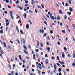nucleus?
Returning <instances> with one entry per match:
<instances>
[{
    "instance_id": "4468645a",
    "label": "nucleus",
    "mask_w": 75,
    "mask_h": 75,
    "mask_svg": "<svg viewBox=\"0 0 75 75\" xmlns=\"http://www.w3.org/2000/svg\"><path fill=\"white\" fill-rule=\"evenodd\" d=\"M20 32L22 34H24V32L21 30H20Z\"/></svg>"
},
{
    "instance_id": "de8ad7c7",
    "label": "nucleus",
    "mask_w": 75,
    "mask_h": 75,
    "mask_svg": "<svg viewBox=\"0 0 75 75\" xmlns=\"http://www.w3.org/2000/svg\"><path fill=\"white\" fill-rule=\"evenodd\" d=\"M64 18L65 19H67V16H64Z\"/></svg>"
},
{
    "instance_id": "1a4fd4ad",
    "label": "nucleus",
    "mask_w": 75,
    "mask_h": 75,
    "mask_svg": "<svg viewBox=\"0 0 75 75\" xmlns=\"http://www.w3.org/2000/svg\"><path fill=\"white\" fill-rule=\"evenodd\" d=\"M23 51L25 54H28V53L27 52V51L25 50H24Z\"/></svg>"
},
{
    "instance_id": "b1692460",
    "label": "nucleus",
    "mask_w": 75,
    "mask_h": 75,
    "mask_svg": "<svg viewBox=\"0 0 75 75\" xmlns=\"http://www.w3.org/2000/svg\"><path fill=\"white\" fill-rule=\"evenodd\" d=\"M11 17V18L12 20H14V16H13V15H11L10 16Z\"/></svg>"
},
{
    "instance_id": "2f4dec72",
    "label": "nucleus",
    "mask_w": 75,
    "mask_h": 75,
    "mask_svg": "<svg viewBox=\"0 0 75 75\" xmlns=\"http://www.w3.org/2000/svg\"><path fill=\"white\" fill-rule=\"evenodd\" d=\"M62 55L63 58H65V55L64 54H62Z\"/></svg>"
},
{
    "instance_id": "052dcab7",
    "label": "nucleus",
    "mask_w": 75,
    "mask_h": 75,
    "mask_svg": "<svg viewBox=\"0 0 75 75\" xmlns=\"http://www.w3.org/2000/svg\"><path fill=\"white\" fill-rule=\"evenodd\" d=\"M35 2L36 3H37V4H38V1H35Z\"/></svg>"
},
{
    "instance_id": "ddd939ff",
    "label": "nucleus",
    "mask_w": 75,
    "mask_h": 75,
    "mask_svg": "<svg viewBox=\"0 0 75 75\" xmlns=\"http://www.w3.org/2000/svg\"><path fill=\"white\" fill-rule=\"evenodd\" d=\"M23 47L24 49H25V50H27V47L25 45L23 46Z\"/></svg>"
},
{
    "instance_id": "a19ab883",
    "label": "nucleus",
    "mask_w": 75,
    "mask_h": 75,
    "mask_svg": "<svg viewBox=\"0 0 75 75\" xmlns=\"http://www.w3.org/2000/svg\"><path fill=\"white\" fill-rule=\"evenodd\" d=\"M47 45H50V43L47 42Z\"/></svg>"
},
{
    "instance_id": "c03bdc74",
    "label": "nucleus",
    "mask_w": 75,
    "mask_h": 75,
    "mask_svg": "<svg viewBox=\"0 0 75 75\" xmlns=\"http://www.w3.org/2000/svg\"><path fill=\"white\" fill-rule=\"evenodd\" d=\"M0 33H1V34H3V30H1L0 31Z\"/></svg>"
},
{
    "instance_id": "dca6fc26",
    "label": "nucleus",
    "mask_w": 75,
    "mask_h": 75,
    "mask_svg": "<svg viewBox=\"0 0 75 75\" xmlns=\"http://www.w3.org/2000/svg\"><path fill=\"white\" fill-rule=\"evenodd\" d=\"M9 24H10V22H8V23H6V27H7L8 25H9Z\"/></svg>"
},
{
    "instance_id": "69168bd1",
    "label": "nucleus",
    "mask_w": 75,
    "mask_h": 75,
    "mask_svg": "<svg viewBox=\"0 0 75 75\" xmlns=\"http://www.w3.org/2000/svg\"><path fill=\"white\" fill-rule=\"evenodd\" d=\"M11 73L12 74V75H14V73L13 72V71H12L11 72Z\"/></svg>"
},
{
    "instance_id": "37998d69",
    "label": "nucleus",
    "mask_w": 75,
    "mask_h": 75,
    "mask_svg": "<svg viewBox=\"0 0 75 75\" xmlns=\"http://www.w3.org/2000/svg\"><path fill=\"white\" fill-rule=\"evenodd\" d=\"M72 26L73 27L74 29H75V25H74V24H72Z\"/></svg>"
},
{
    "instance_id": "603ef678",
    "label": "nucleus",
    "mask_w": 75,
    "mask_h": 75,
    "mask_svg": "<svg viewBox=\"0 0 75 75\" xmlns=\"http://www.w3.org/2000/svg\"><path fill=\"white\" fill-rule=\"evenodd\" d=\"M57 19H58V20H60V17H57Z\"/></svg>"
},
{
    "instance_id": "5fc2aeb1",
    "label": "nucleus",
    "mask_w": 75,
    "mask_h": 75,
    "mask_svg": "<svg viewBox=\"0 0 75 75\" xmlns=\"http://www.w3.org/2000/svg\"><path fill=\"white\" fill-rule=\"evenodd\" d=\"M45 57L46 58H47V57H48V55H47V54H45Z\"/></svg>"
},
{
    "instance_id": "f3484780",
    "label": "nucleus",
    "mask_w": 75,
    "mask_h": 75,
    "mask_svg": "<svg viewBox=\"0 0 75 75\" xmlns=\"http://www.w3.org/2000/svg\"><path fill=\"white\" fill-rule=\"evenodd\" d=\"M61 68H59L58 70L59 72H61Z\"/></svg>"
},
{
    "instance_id": "0e129e2a",
    "label": "nucleus",
    "mask_w": 75,
    "mask_h": 75,
    "mask_svg": "<svg viewBox=\"0 0 75 75\" xmlns=\"http://www.w3.org/2000/svg\"><path fill=\"white\" fill-rule=\"evenodd\" d=\"M70 56H71L70 55V54H68V57H70Z\"/></svg>"
},
{
    "instance_id": "f8f14e48",
    "label": "nucleus",
    "mask_w": 75,
    "mask_h": 75,
    "mask_svg": "<svg viewBox=\"0 0 75 75\" xmlns=\"http://www.w3.org/2000/svg\"><path fill=\"white\" fill-rule=\"evenodd\" d=\"M4 45L5 47V48H7V46H6V44L4 42Z\"/></svg>"
},
{
    "instance_id": "774afa93",
    "label": "nucleus",
    "mask_w": 75,
    "mask_h": 75,
    "mask_svg": "<svg viewBox=\"0 0 75 75\" xmlns=\"http://www.w3.org/2000/svg\"><path fill=\"white\" fill-rule=\"evenodd\" d=\"M22 67H23V68H25V66H24V65L23 64L22 65Z\"/></svg>"
},
{
    "instance_id": "09e8293b",
    "label": "nucleus",
    "mask_w": 75,
    "mask_h": 75,
    "mask_svg": "<svg viewBox=\"0 0 75 75\" xmlns=\"http://www.w3.org/2000/svg\"><path fill=\"white\" fill-rule=\"evenodd\" d=\"M10 42L11 44H13V41H12L11 40L10 41Z\"/></svg>"
},
{
    "instance_id": "c85d7f7f",
    "label": "nucleus",
    "mask_w": 75,
    "mask_h": 75,
    "mask_svg": "<svg viewBox=\"0 0 75 75\" xmlns=\"http://www.w3.org/2000/svg\"><path fill=\"white\" fill-rule=\"evenodd\" d=\"M40 44H41V47H42V48H43V44H42V43H41V42L40 43Z\"/></svg>"
},
{
    "instance_id": "f257e3e1",
    "label": "nucleus",
    "mask_w": 75,
    "mask_h": 75,
    "mask_svg": "<svg viewBox=\"0 0 75 75\" xmlns=\"http://www.w3.org/2000/svg\"><path fill=\"white\" fill-rule=\"evenodd\" d=\"M52 13H50V18L51 20H54V17L53 16H52Z\"/></svg>"
},
{
    "instance_id": "2eb2a0df",
    "label": "nucleus",
    "mask_w": 75,
    "mask_h": 75,
    "mask_svg": "<svg viewBox=\"0 0 75 75\" xmlns=\"http://www.w3.org/2000/svg\"><path fill=\"white\" fill-rule=\"evenodd\" d=\"M69 10H70V11L72 12V11H73V10L72 9V8L71 7H70L69 8Z\"/></svg>"
},
{
    "instance_id": "e433bc0d",
    "label": "nucleus",
    "mask_w": 75,
    "mask_h": 75,
    "mask_svg": "<svg viewBox=\"0 0 75 75\" xmlns=\"http://www.w3.org/2000/svg\"><path fill=\"white\" fill-rule=\"evenodd\" d=\"M57 65H58L59 67H60V64L58 63H57L56 64Z\"/></svg>"
},
{
    "instance_id": "6ab92c4d",
    "label": "nucleus",
    "mask_w": 75,
    "mask_h": 75,
    "mask_svg": "<svg viewBox=\"0 0 75 75\" xmlns=\"http://www.w3.org/2000/svg\"><path fill=\"white\" fill-rule=\"evenodd\" d=\"M10 16H12L13 15V12L12 11L10 12Z\"/></svg>"
},
{
    "instance_id": "f704fd0d",
    "label": "nucleus",
    "mask_w": 75,
    "mask_h": 75,
    "mask_svg": "<svg viewBox=\"0 0 75 75\" xmlns=\"http://www.w3.org/2000/svg\"><path fill=\"white\" fill-rule=\"evenodd\" d=\"M6 3H9V1L8 0H6Z\"/></svg>"
},
{
    "instance_id": "72a5a7b5",
    "label": "nucleus",
    "mask_w": 75,
    "mask_h": 75,
    "mask_svg": "<svg viewBox=\"0 0 75 75\" xmlns=\"http://www.w3.org/2000/svg\"><path fill=\"white\" fill-rule=\"evenodd\" d=\"M50 33L51 34H53V30H51L50 31Z\"/></svg>"
},
{
    "instance_id": "aec40b11",
    "label": "nucleus",
    "mask_w": 75,
    "mask_h": 75,
    "mask_svg": "<svg viewBox=\"0 0 75 75\" xmlns=\"http://www.w3.org/2000/svg\"><path fill=\"white\" fill-rule=\"evenodd\" d=\"M71 12H67V14L69 15V16H70L71 15Z\"/></svg>"
},
{
    "instance_id": "e2e57ef3",
    "label": "nucleus",
    "mask_w": 75,
    "mask_h": 75,
    "mask_svg": "<svg viewBox=\"0 0 75 75\" xmlns=\"http://www.w3.org/2000/svg\"><path fill=\"white\" fill-rule=\"evenodd\" d=\"M33 58H35V54H33Z\"/></svg>"
},
{
    "instance_id": "4c0bfd02",
    "label": "nucleus",
    "mask_w": 75,
    "mask_h": 75,
    "mask_svg": "<svg viewBox=\"0 0 75 75\" xmlns=\"http://www.w3.org/2000/svg\"><path fill=\"white\" fill-rule=\"evenodd\" d=\"M41 6H42V8H43V9H44V5H41Z\"/></svg>"
},
{
    "instance_id": "20e7f679",
    "label": "nucleus",
    "mask_w": 75,
    "mask_h": 75,
    "mask_svg": "<svg viewBox=\"0 0 75 75\" xmlns=\"http://www.w3.org/2000/svg\"><path fill=\"white\" fill-rule=\"evenodd\" d=\"M26 27L27 29L28 30V29H29V28L30 27L29 25H28V24H27V25H26Z\"/></svg>"
},
{
    "instance_id": "a878e982",
    "label": "nucleus",
    "mask_w": 75,
    "mask_h": 75,
    "mask_svg": "<svg viewBox=\"0 0 75 75\" xmlns=\"http://www.w3.org/2000/svg\"><path fill=\"white\" fill-rule=\"evenodd\" d=\"M47 35V33H45L44 35H43V36L45 37Z\"/></svg>"
},
{
    "instance_id": "412c9836",
    "label": "nucleus",
    "mask_w": 75,
    "mask_h": 75,
    "mask_svg": "<svg viewBox=\"0 0 75 75\" xmlns=\"http://www.w3.org/2000/svg\"><path fill=\"white\" fill-rule=\"evenodd\" d=\"M73 54H74L73 58H75V52H74V51L73 52Z\"/></svg>"
},
{
    "instance_id": "13d9d810",
    "label": "nucleus",
    "mask_w": 75,
    "mask_h": 75,
    "mask_svg": "<svg viewBox=\"0 0 75 75\" xmlns=\"http://www.w3.org/2000/svg\"><path fill=\"white\" fill-rule=\"evenodd\" d=\"M15 75H18V73L16 72L15 74Z\"/></svg>"
},
{
    "instance_id": "8fccbe9b",
    "label": "nucleus",
    "mask_w": 75,
    "mask_h": 75,
    "mask_svg": "<svg viewBox=\"0 0 75 75\" xmlns=\"http://www.w3.org/2000/svg\"><path fill=\"white\" fill-rule=\"evenodd\" d=\"M35 11L36 13H38V12L37 11V10H36V9H35Z\"/></svg>"
},
{
    "instance_id": "c9c22d12",
    "label": "nucleus",
    "mask_w": 75,
    "mask_h": 75,
    "mask_svg": "<svg viewBox=\"0 0 75 75\" xmlns=\"http://www.w3.org/2000/svg\"><path fill=\"white\" fill-rule=\"evenodd\" d=\"M68 6V3H66V4H65V6L66 7H67V6Z\"/></svg>"
},
{
    "instance_id": "393cba45",
    "label": "nucleus",
    "mask_w": 75,
    "mask_h": 75,
    "mask_svg": "<svg viewBox=\"0 0 75 75\" xmlns=\"http://www.w3.org/2000/svg\"><path fill=\"white\" fill-rule=\"evenodd\" d=\"M38 8H40V9H42V8H41V6H38Z\"/></svg>"
},
{
    "instance_id": "864d4df0",
    "label": "nucleus",
    "mask_w": 75,
    "mask_h": 75,
    "mask_svg": "<svg viewBox=\"0 0 75 75\" xmlns=\"http://www.w3.org/2000/svg\"><path fill=\"white\" fill-rule=\"evenodd\" d=\"M4 13L5 14H7V11H5L4 12Z\"/></svg>"
},
{
    "instance_id": "9b49d317",
    "label": "nucleus",
    "mask_w": 75,
    "mask_h": 75,
    "mask_svg": "<svg viewBox=\"0 0 75 75\" xmlns=\"http://www.w3.org/2000/svg\"><path fill=\"white\" fill-rule=\"evenodd\" d=\"M17 7H19V8L20 10H23V8L20 7V6H19V5Z\"/></svg>"
},
{
    "instance_id": "ea45409f",
    "label": "nucleus",
    "mask_w": 75,
    "mask_h": 75,
    "mask_svg": "<svg viewBox=\"0 0 75 75\" xmlns=\"http://www.w3.org/2000/svg\"><path fill=\"white\" fill-rule=\"evenodd\" d=\"M16 4H18L19 3V1L17 0L16 1Z\"/></svg>"
},
{
    "instance_id": "bf43d9fd",
    "label": "nucleus",
    "mask_w": 75,
    "mask_h": 75,
    "mask_svg": "<svg viewBox=\"0 0 75 75\" xmlns=\"http://www.w3.org/2000/svg\"><path fill=\"white\" fill-rule=\"evenodd\" d=\"M8 47H9V48L11 50L12 48H11V47L10 46H8Z\"/></svg>"
},
{
    "instance_id": "680f3d73",
    "label": "nucleus",
    "mask_w": 75,
    "mask_h": 75,
    "mask_svg": "<svg viewBox=\"0 0 75 75\" xmlns=\"http://www.w3.org/2000/svg\"><path fill=\"white\" fill-rule=\"evenodd\" d=\"M26 59H27L28 60V59H30V58H29V57H27Z\"/></svg>"
},
{
    "instance_id": "49530a36",
    "label": "nucleus",
    "mask_w": 75,
    "mask_h": 75,
    "mask_svg": "<svg viewBox=\"0 0 75 75\" xmlns=\"http://www.w3.org/2000/svg\"><path fill=\"white\" fill-rule=\"evenodd\" d=\"M46 16L48 18H50V16H48V14H47Z\"/></svg>"
},
{
    "instance_id": "4be33fe9",
    "label": "nucleus",
    "mask_w": 75,
    "mask_h": 75,
    "mask_svg": "<svg viewBox=\"0 0 75 75\" xmlns=\"http://www.w3.org/2000/svg\"><path fill=\"white\" fill-rule=\"evenodd\" d=\"M64 50L65 51H67V48L65 47H64Z\"/></svg>"
},
{
    "instance_id": "3c124183",
    "label": "nucleus",
    "mask_w": 75,
    "mask_h": 75,
    "mask_svg": "<svg viewBox=\"0 0 75 75\" xmlns=\"http://www.w3.org/2000/svg\"><path fill=\"white\" fill-rule=\"evenodd\" d=\"M64 62H62V64H61L62 65H64Z\"/></svg>"
},
{
    "instance_id": "a211bd4d",
    "label": "nucleus",
    "mask_w": 75,
    "mask_h": 75,
    "mask_svg": "<svg viewBox=\"0 0 75 75\" xmlns=\"http://www.w3.org/2000/svg\"><path fill=\"white\" fill-rule=\"evenodd\" d=\"M28 22L29 23H30V24L31 25L32 24V22H31V21L30 20H29L28 21Z\"/></svg>"
},
{
    "instance_id": "338daca9",
    "label": "nucleus",
    "mask_w": 75,
    "mask_h": 75,
    "mask_svg": "<svg viewBox=\"0 0 75 75\" xmlns=\"http://www.w3.org/2000/svg\"><path fill=\"white\" fill-rule=\"evenodd\" d=\"M8 21L7 19H6V23H8Z\"/></svg>"
},
{
    "instance_id": "6e6552de",
    "label": "nucleus",
    "mask_w": 75,
    "mask_h": 75,
    "mask_svg": "<svg viewBox=\"0 0 75 75\" xmlns=\"http://www.w3.org/2000/svg\"><path fill=\"white\" fill-rule=\"evenodd\" d=\"M23 16H24V18H26V17H27V14L26 13H25L23 14Z\"/></svg>"
},
{
    "instance_id": "cd10ccee",
    "label": "nucleus",
    "mask_w": 75,
    "mask_h": 75,
    "mask_svg": "<svg viewBox=\"0 0 75 75\" xmlns=\"http://www.w3.org/2000/svg\"><path fill=\"white\" fill-rule=\"evenodd\" d=\"M28 48H30V49H31V47L30 45H28Z\"/></svg>"
},
{
    "instance_id": "4d7b16f0",
    "label": "nucleus",
    "mask_w": 75,
    "mask_h": 75,
    "mask_svg": "<svg viewBox=\"0 0 75 75\" xmlns=\"http://www.w3.org/2000/svg\"><path fill=\"white\" fill-rule=\"evenodd\" d=\"M8 29V27H7L6 28V31H7V30Z\"/></svg>"
},
{
    "instance_id": "39448f33",
    "label": "nucleus",
    "mask_w": 75,
    "mask_h": 75,
    "mask_svg": "<svg viewBox=\"0 0 75 75\" xmlns=\"http://www.w3.org/2000/svg\"><path fill=\"white\" fill-rule=\"evenodd\" d=\"M59 13L60 14L62 15L63 14V12H62V10H60L59 11Z\"/></svg>"
},
{
    "instance_id": "9d476101",
    "label": "nucleus",
    "mask_w": 75,
    "mask_h": 75,
    "mask_svg": "<svg viewBox=\"0 0 75 75\" xmlns=\"http://www.w3.org/2000/svg\"><path fill=\"white\" fill-rule=\"evenodd\" d=\"M19 58L21 61H22V59H21V55H19Z\"/></svg>"
},
{
    "instance_id": "a18cd8bd",
    "label": "nucleus",
    "mask_w": 75,
    "mask_h": 75,
    "mask_svg": "<svg viewBox=\"0 0 75 75\" xmlns=\"http://www.w3.org/2000/svg\"><path fill=\"white\" fill-rule=\"evenodd\" d=\"M62 31L63 33H64V34H65V31L64 30H62Z\"/></svg>"
},
{
    "instance_id": "7c9ffc66",
    "label": "nucleus",
    "mask_w": 75,
    "mask_h": 75,
    "mask_svg": "<svg viewBox=\"0 0 75 75\" xmlns=\"http://www.w3.org/2000/svg\"><path fill=\"white\" fill-rule=\"evenodd\" d=\"M57 44L58 45H61V43H60V42H57Z\"/></svg>"
},
{
    "instance_id": "f03ea898",
    "label": "nucleus",
    "mask_w": 75,
    "mask_h": 75,
    "mask_svg": "<svg viewBox=\"0 0 75 75\" xmlns=\"http://www.w3.org/2000/svg\"><path fill=\"white\" fill-rule=\"evenodd\" d=\"M21 42H23V44H25V39H24V38H23L22 39L21 38Z\"/></svg>"
},
{
    "instance_id": "0eeeda50",
    "label": "nucleus",
    "mask_w": 75,
    "mask_h": 75,
    "mask_svg": "<svg viewBox=\"0 0 75 75\" xmlns=\"http://www.w3.org/2000/svg\"><path fill=\"white\" fill-rule=\"evenodd\" d=\"M46 49H47L48 50V52H50V47H46Z\"/></svg>"
},
{
    "instance_id": "6e6d98bb",
    "label": "nucleus",
    "mask_w": 75,
    "mask_h": 75,
    "mask_svg": "<svg viewBox=\"0 0 75 75\" xmlns=\"http://www.w3.org/2000/svg\"><path fill=\"white\" fill-rule=\"evenodd\" d=\"M18 23H20V24H21V22L20 21V20H19L18 21Z\"/></svg>"
},
{
    "instance_id": "7ed1b4c3",
    "label": "nucleus",
    "mask_w": 75,
    "mask_h": 75,
    "mask_svg": "<svg viewBox=\"0 0 75 75\" xmlns=\"http://www.w3.org/2000/svg\"><path fill=\"white\" fill-rule=\"evenodd\" d=\"M54 69L53 70V72L54 73H55V71H56V64H54Z\"/></svg>"
},
{
    "instance_id": "423d86ee",
    "label": "nucleus",
    "mask_w": 75,
    "mask_h": 75,
    "mask_svg": "<svg viewBox=\"0 0 75 75\" xmlns=\"http://www.w3.org/2000/svg\"><path fill=\"white\" fill-rule=\"evenodd\" d=\"M48 62H49V61H48V59H46L45 61L46 64H48Z\"/></svg>"
},
{
    "instance_id": "473e14b6",
    "label": "nucleus",
    "mask_w": 75,
    "mask_h": 75,
    "mask_svg": "<svg viewBox=\"0 0 75 75\" xmlns=\"http://www.w3.org/2000/svg\"><path fill=\"white\" fill-rule=\"evenodd\" d=\"M44 23L45 24H46V25H47V22L45 21H44Z\"/></svg>"
},
{
    "instance_id": "58836bf2",
    "label": "nucleus",
    "mask_w": 75,
    "mask_h": 75,
    "mask_svg": "<svg viewBox=\"0 0 75 75\" xmlns=\"http://www.w3.org/2000/svg\"><path fill=\"white\" fill-rule=\"evenodd\" d=\"M51 58L52 59H55V57L52 56V57Z\"/></svg>"
},
{
    "instance_id": "bb28decb",
    "label": "nucleus",
    "mask_w": 75,
    "mask_h": 75,
    "mask_svg": "<svg viewBox=\"0 0 75 75\" xmlns=\"http://www.w3.org/2000/svg\"><path fill=\"white\" fill-rule=\"evenodd\" d=\"M0 52H1V53L2 54H3V55L4 54L3 52V50H0Z\"/></svg>"
},
{
    "instance_id": "5701e85b",
    "label": "nucleus",
    "mask_w": 75,
    "mask_h": 75,
    "mask_svg": "<svg viewBox=\"0 0 75 75\" xmlns=\"http://www.w3.org/2000/svg\"><path fill=\"white\" fill-rule=\"evenodd\" d=\"M57 59L58 60V61H60V59H59V56H57Z\"/></svg>"
},
{
    "instance_id": "c756f323",
    "label": "nucleus",
    "mask_w": 75,
    "mask_h": 75,
    "mask_svg": "<svg viewBox=\"0 0 75 75\" xmlns=\"http://www.w3.org/2000/svg\"><path fill=\"white\" fill-rule=\"evenodd\" d=\"M72 65H73V67H75V62H73V63Z\"/></svg>"
},
{
    "instance_id": "79ce46f5",
    "label": "nucleus",
    "mask_w": 75,
    "mask_h": 75,
    "mask_svg": "<svg viewBox=\"0 0 75 75\" xmlns=\"http://www.w3.org/2000/svg\"><path fill=\"white\" fill-rule=\"evenodd\" d=\"M60 25L62 27V22H61L60 23Z\"/></svg>"
}]
</instances>
